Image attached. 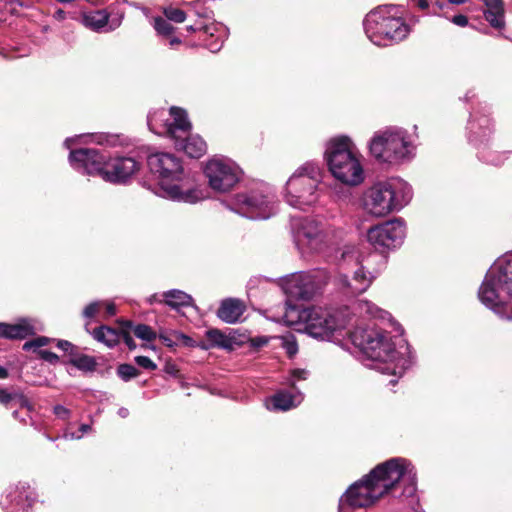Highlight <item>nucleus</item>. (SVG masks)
<instances>
[{"label": "nucleus", "mask_w": 512, "mask_h": 512, "mask_svg": "<svg viewBox=\"0 0 512 512\" xmlns=\"http://www.w3.org/2000/svg\"><path fill=\"white\" fill-rule=\"evenodd\" d=\"M81 139L108 146H115L118 143L117 135L107 133L82 134L67 138L64 146L70 149L69 163L76 171L87 175H99L104 181L112 184H126L139 171L141 162L131 156L108 157L98 149H73L72 145Z\"/></svg>", "instance_id": "nucleus-1"}, {"label": "nucleus", "mask_w": 512, "mask_h": 512, "mask_svg": "<svg viewBox=\"0 0 512 512\" xmlns=\"http://www.w3.org/2000/svg\"><path fill=\"white\" fill-rule=\"evenodd\" d=\"M415 490L416 472L404 458H392L376 466L360 481L352 484L339 500L338 512H365L400 481Z\"/></svg>", "instance_id": "nucleus-2"}, {"label": "nucleus", "mask_w": 512, "mask_h": 512, "mask_svg": "<svg viewBox=\"0 0 512 512\" xmlns=\"http://www.w3.org/2000/svg\"><path fill=\"white\" fill-rule=\"evenodd\" d=\"M350 340L367 358L378 363L376 369L381 373L401 377L411 365L408 346L395 349L390 334L379 328L357 327L350 332Z\"/></svg>", "instance_id": "nucleus-3"}, {"label": "nucleus", "mask_w": 512, "mask_h": 512, "mask_svg": "<svg viewBox=\"0 0 512 512\" xmlns=\"http://www.w3.org/2000/svg\"><path fill=\"white\" fill-rule=\"evenodd\" d=\"M147 162L151 172L161 179L157 193L163 198L188 204L204 198L195 175L186 171L175 155L159 152L150 155Z\"/></svg>", "instance_id": "nucleus-4"}, {"label": "nucleus", "mask_w": 512, "mask_h": 512, "mask_svg": "<svg viewBox=\"0 0 512 512\" xmlns=\"http://www.w3.org/2000/svg\"><path fill=\"white\" fill-rule=\"evenodd\" d=\"M416 136L399 126H389L373 133L368 141L370 156L380 165L398 167L416 156Z\"/></svg>", "instance_id": "nucleus-5"}, {"label": "nucleus", "mask_w": 512, "mask_h": 512, "mask_svg": "<svg viewBox=\"0 0 512 512\" xmlns=\"http://www.w3.org/2000/svg\"><path fill=\"white\" fill-rule=\"evenodd\" d=\"M362 155L347 135L330 138L325 144L324 161L332 177L340 183L356 187L365 180Z\"/></svg>", "instance_id": "nucleus-6"}, {"label": "nucleus", "mask_w": 512, "mask_h": 512, "mask_svg": "<svg viewBox=\"0 0 512 512\" xmlns=\"http://www.w3.org/2000/svg\"><path fill=\"white\" fill-rule=\"evenodd\" d=\"M286 325L310 336L329 340L334 332L344 329L349 322L347 308L331 310L322 307L299 308L287 304L283 315Z\"/></svg>", "instance_id": "nucleus-7"}, {"label": "nucleus", "mask_w": 512, "mask_h": 512, "mask_svg": "<svg viewBox=\"0 0 512 512\" xmlns=\"http://www.w3.org/2000/svg\"><path fill=\"white\" fill-rule=\"evenodd\" d=\"M480 301L499 317L512 320V254L498 258L487 271L479 288Z\"/></svg>", "instance_id": "nucleus-8"}, {"label": "nucleus", "mask_w": 512, "mask_h": 512, "mask_svg": "<svg viewBox=\"0 0 512 512\" xmlns=\"http://www.w3.org/2000/svg\"><path fill=\"white\" fill-rule=\"evenodd\" d=\"M413 197L411 185L400 177H389L368 187L362 196L364 211L374 217H385L407 206Z\"/></svg>", "instance_id": "nucleus-9"}, {"label": "nucleus", "mask_w": 512, "mask_h": 512, "mask_svg": "<svg viewBox=\"0 0 512 512\" xmlns=\"http://www.w3.org/2000/svg\"><path fill=\"white\" fill-rule=\"evenodd\" d=\"M395 5L378 6L366 14L363 28L367 38L377 46H388L404 40L410 27Z\"/></svg>", "instance_id": "nucleus-10"}, {"label": "nucleus", "mask_w": 512, "mask_h": 512, "mask_svg": "<svg viewBox=\"0 0 512 512\" xmlns=\"http://www.w3.org/2000/svg\"><path fill=\"white\" fill-rule=\"evenodd\" d=\"M323 178V170L316 162L301 165L288 179L285 188L287 203L298 209L311 206L318 200V185Z\"/></svg>", "instance_id": "nucleus-11"}, {"label": "nucleus", "mask_w": 512, "mask_h": 512, "mask_svg": "<svg viewBox=\"0 0 512 512\" xmlns=\"http://www.w3.org/2000/svg\"><path fill=\"white\" fill-rule=\"evenodd\" d=\"M230 211L253 221H266L278 217L279 205L274 195L253 190L236 194L230 201L224 203Z\"/></svg>", "instance_id": "nucleus-12"}, {"label": "nucleus", "mask_w": 512, "mask_h": 512, "mask_svg": "<svg viewBox=\"0 0 512 512\" xmlns=\"http://www.w3.org/2000/svg\"><path fill=\"white\" fill-rule=\"evenodd\" d=\"M468 139L477 149L478 158L490 165H502L507 156L505 152L494 149L492 142L493 122L484 114H471L467 124Z\"/></svg>", "instance_id": "nucleus-13"}, {"label": "nucleus", "mask_w": 512, "mask_h": 512, "mask_svg": "<svg viewBox=\"0 0 512 512\" xmlns=\"http://www.w3.org/2000/svg\"><path fill=\"white\" fill-rule=\"evenodd\" d=\"M147 125L151 132L170 140L173 137H183L191 127L187 112L172 106L169 111L155 109L147 115Z\"/></svg>", "instance_id": "nucleus-14"}, {"label": "nucleus", "mask_w": 512, "mask_h": 512, "mask_svg": "<svg viewBox=\"0 0 512 512\" xmlns=\"http://www.w3.org/2000/svg\"><path fill=\"white\" fill-rule=\"evenodd\" d=\"M204 174L211 189L225 193L233 189L240 181L242 171L231 159L214 156L206 162Z\"/></svg>", "instance_id": "nucleus-15"}, {"label": "nucleus", "mask_w": 512, "mask_h": 512, "mask_svg": "<svg viewBox=\"0 0 512 512\" xmlns=\"http://www.w3.org/2000/svg\"><path fill=\"white\" fill-rule=\"evenodd\" d=\"M377 255H370L366 259H354L352 264V275L347 274L340 277L341 288L350 294L357 295L365 292L372 284L375 275L368 271V266L372 258Z\"/></svg>", "instance_id": "nucleus-16"}, {"label": "nucleus", "mask_w": 512, "mask_h": 512, "mask_svg": "<svg viewBox=\"0 0 512 512\" xmlns=\"http://www.w3.org/2000/svg\"><path fill=\"white\" fill-rule=\"evenodd\" d=\"M367 238L377 248L392 249L403 243L405 231L403 226H371Z\"/></svg>", "instance_id": "nucleus-17"}, {"label": "nucleus", "mask_w": 512, "mask_h": 512, "mask_svg": "<svg viewBox=\"0 0 512 512\" xmlns=\"http://www.w3.org/2000/svg\"><path fill=\"white\" fill-rule=\"evenodd\" d=\"M316 288L312 276L304 273L292 275L283 284L284 292L288 296L303 300L312 298Z\"/></svg>", "instance_id": "nucleus-18"}, {"label": "nucleus", "mask_w": 512, "mask_h": 512, "mask_svg": "<svg viewBox=\"0 0 512 512\" xmlns=\"http://www.w3.org/2000/svg\"><path fill=\"white\" fill-rule=\"evenodd\" d=\"M123 17L124 12L114 14L112 11L108 12L106 9H100L84 13L83 24L97 32L106 26H108V30L112 31L121 25Z\"/></svg>", "instance_id": "nucleus-19"}, {"label": "nucleus", "mask_w": 512, "mask_h": 512, "mask_svg": "<svg viewBox=\"0 0 512 512\" xmlns=\"http://www.w3.org/2000/svg\"><path fill=\"white\" fill-rule=\"evenodd\" d=\"M42 331V325L31 318H21L14 324L0 323V337L7 339H24Z\"/></svg>", "instance_id": "nucleus-20"}, {"label": "nucleus", "mask_w": 512, "mask_h": 512, "mask_svg": "<svg viewBox=\"0 0 512 512\" xmlns=\"http://www.w3.org/2000/svg\"><path fill=\"white\" fill-rule=\"evenodd\" d=\"M292 234L296 245L300 249L317 250L323 242V235L319 226H295Z\"/></svg>", "instance_id": "nucleus-21"}, {"label": "nucleus", "mask_w": 512, "mask_h": 512, "mask_svg": "<svg viewBox=\"0 0 512 512\" xmlns=\"http://www.w3.org/2000/svg\"><path fill=\"white\" fill-rule=\"evenodd\" d=\"M191 127L183 137H173L176 149L184 151L191 158H200L206 153L207 145L198 135L190 134Z\"/></svg>", "instance_id": "nucleus-22"}, {"label": "nucleus", "mask_w": 512, "mask_h": 512, "mask_svg": "<svg viewBox=\"0 0 512 512\" xmlns=\"http://www.w3.org/2000/svg\"><path fill=\"white\" fill-rule=\"evenodd\" d=\"M245 311V305L238 299L228 298L221 302L217 316L228 324H234L240 320Z\"/></svg>", "instance_id": "nucleus-23"}, {"label": "nucleus", "mask_w": 512, "mask_h": 512, "mask_svg": "<svg viewBox=\"0 0 512 512\" xmlns=\"http://www.w3.org/2000/svg\"><path fill=\"white\" fill-rule=\"evenodd\" d=\"M303 401V394L299 391L290 393L287 391H280L276 393L269 402L267 408L271 410L287 411L291 408L298 406Z\"/></svg>", "instance_id": "nucleus-24"}, {"label": "nucleus", "mask_w": 512, "mask_h": 512, "mask_svg": "<svg viewBox=\"0 0 512 512\" xmlns=\"http://www.w3.org/2000/svg\"><path fill=\"white\" fill-rule=\"evenodd\" d=\"M203 32L207 36L204 41L209 51L212 53L220 51L226 37L225 28L219 23H210L203 25Z\"/></svg>", "instance_id": "nucleus-25"}, {"label": "nucleus", "mask_w": 512, "mask_h": 512, "mask_svg": "<svg viewBox=\"0 0 512 512\" xmlns=\"http://www.w3.org/2000/svg\"><path fill=\"white\" fill-rule=\"evenodd\" d=\"M486 10L485 19L494 28L501 29L505 26L504 4L501 0H483Z\"/></svg>", "instance_id": "nucleus-26"}, {"label": "nucleus", "mask_w": 512, "mask_h": 512, "mask_svg": "<svg viewBox=\"0 0 512 512\" xmlns=\"http://www.w3.org/2000/svg\"><path fill=\"white\" fill-rule=\"evenodd\" d=\"M206 337L209 343H198V346L204 350H208L211 347H219L226 350H233L234 348L233 340L217 329L208 330Z\"/></svg>", "instance_id": "nucleus-27"}, {"label": "nucleus", "mask_w": 512, "mask_h": 512, "mask_svg": "<svg viewBox=\"0 0 512 512\" xmlns=\"http://www.w3.org/2000/svg\"><path fill=\"white\" fill-rule=\"evenodd\" d=\"M92 336L95 340L104 343L107 347L110 348L116 346L120 340V332L105 325L94 329Z\"/></svg>", "instance_id": "nucleus-28"}, {"label": "nucleus", "mask_w": 512, "mask_h": 512, "mask_svg": "<svg viewBox=\"0 0 512 512\" xmlns=\"http://www.w3.org/2000/svg\"><path fill=\"white\" fill-rule=\"evenodd\" d=\"M165 303L173 309L191 306L193 304L192 297L181 290H169L163 293Z\"/></svg>", "instance_id": "nucleus-29"}, {"label": "nucleus", "mask_w": 512, "mask_h": 512, "mask_svg": "<svg viewBox=\"0 0 512 512\" xmlns=\"http://www.w3.org/2000/svg\"><path fill=\"white\" fill-rule=\"evenodd\" d=\"M355 309L361 316L384 318L386 312L369 301H359Z\"/></svg>", "instance_id": "nucleus-30"}, {"label": "nucleus", "mask_w": 512, "mask_h": 512, "mask_svg": "<svg viewBox=\"0 0 512 512\" xmlns=\"http://www.w3.org/2000/svg\"><path fill=\"white\" fill-rule=\"evenodd\" d=\"M70 362L78 369L84 371H92L96 366V362L93 357L87 355L78 356L76 352L75 355H72Z\"/></svg>", "instance_id": "nucleus-31"}, {"label": "nucleus", "mask_w": 512, "mask_h": 512, "mask_svg": "<svg viewBox=\"0 0 512 512\" xmlns=\"http://www.w3.org/2000/svg\"><path fill=\"white\" fill-rule=\"evenodd\" d=\"M153 27L159 35L163 36H169L174 31V27L170 24L169 20L160 16L154 18Z\"/></svg>", "instance_id": "nucleus-32"}, {"label": "nucleus", "mask_w": 512, "mask_h": 512, "mask_svg": "<svg viewBox=\"0 0 512 512\" xmlns=\"http://www.w3.org/2000/svg\"><path fill=\"white\" fill-rule=\"evenodd\" d=\"M163 13L169 21L175 23H183L187 17L185 11L173 6L164 8Z\"/></svg>", "instance_id": "nucleus-33"}, {"label": "nucleus", "mask_w": 512, "mask_h": 512, "mask_svg": "<svg viewBox=\"0 0 512 512\" xmlns=\"http://www.w3.org/2000/svg\"><path fill=\"white\" fill-rule=\"evenodd\" d=\"M133 331L135 336L142 340L152 341L156 338V333L149 326L144 324L137 325Z\"/></svg>", "instance_id": "nucleus-34"}, {"label": "nucleus", "mask_w": 512, "mask_h": 512, "mask_svg": "<svg viewBox=\"0 0 512 512\" xmlns=\"http://www.w3.org/2000/svg\"><path fill=\"white\" fill-rule=\"evenodd\" d=\"M117 373L124 381H128L139 375V371L130 364H121L117 369Z\"/></svg>", "instance_id": "nucleus-35"}, {"label": "nucleus", "mask_w": 512, "mask_h": 512, "mask_svg": "<svg viewBox=\"0 0 512 512\" xmlns=\"http://www.w3.org/2000/svg\"><path fill=\"white\" fill-rule=\"evenodd\" d=\"M16 398H18L19 404L21 406L28 407V401L26 398H24L23 396L18 395V394H11L7 390L0 388V403L1 404L7 405L9 402H11L12 400H14Z\"/></svg>", "instance_id": "nucleus-36"}, {"label": "nucleus", "mask_w": 512, "mask_h": 512, "mask_svg": "<svg viewBox=\"0 0 512 512\" xmlns=\"http://www.w3.org/2000/svg\"><path fill=\"white\" fill-rule=\"evenodd\" d=\"M282 347L285 349L289 357H293L298 352V345L293 335L283 336Z\"/></svg>", "instance_id": "nucleus-37"}, {"label": "nucleus", "mask_w": 512, "mask_h": 512, "mask_svg": "<svg viewBox=\"0 0 512 512\" xmlns=\"http://www.w3.org/2000/svg\"><path fill=\"white\" fill-rule=\"evenodd\" d=\"M16 6L28 7L29 4L25 3L23 0H0L1 11H7L11 14H14L16 13Z\"/></svg>", "instance_id": "nucleus-38"}, {"label": "nucleus", "mask_w": 512, "mask_h": 512, "mask_svg": "<svg viewBox=\"0 0 512 512\" xmlns=\"http://www.w3.org/2000/svg\"><path fill=\"white\" fill-rule=\"evenodd\" d=\"M189 6L194 11L195 15L200 18H210L212 11L205 7L201 1H193L189 3Z\"/></svg>", "instance_id": "nucleus-39"}, {"label": "nucleus", "mask_w": 512, "mask_h": 512, "mask_svg": "<svg viewBox=\"0 0 512 512\" xmlns=\"http://www.w3.org/2000/svg\"><path fill=\"white\" fill-rule=\"evenodd\" d=\"M51 341H52V339H50L48 337L40 336L31 341L25 342L23 345V350L27 351V350H31V349H38V348L48 345Z\"/></svg>", "instance_id": "nucleus-40"}, {"label": "nucleus", "mask_w": 512, "mask_h": 512, "mask_svg": "<svg viewBox=\"0 0 512 512\" xmlns=\"http://www.w3.org/2000/svg\"><path fill=\"white\" fill-rule=\"evenodd\" d=\"M103 305L102 301H95L88 304L83 310V316L85 318L95 317L100 312Z\"/></svg>", "instance_id": "nucleus-41"}, {"label": "nucleus", "mask_w": 512, "mask_h": 512, "mask_svg": "<svg viewBox=\"0 0 512 512\" xmlns=\"http://www.w3.org/2000/svg\"><path fill=\"white\" fill-rule=\"evenodd\" d=\"M173 336L175 338V343H181V344H183L184 346H187V347L198 346V344H196L195 341L192 338H190L189 336H187V335H185L183 333L174 332Z\"/></svg>", "instance_id": "nucleus-42"}, {"label": "nucleus", "mask_w": 512, "mask_h": 512, "mask_svg": "<svg viewBox=\"0 0 512 512\" xmlns=\"http://www.w3.org/2000/svg\"><path fill=\"white\" fill-rule=\"evenodd\" d=\"M135 362L138 366L146 370H155L157 368V365L149 357L146 356L135 357Z\"/></svg>", "instance_id": "nucleus-43"}, {"label": "nucleus", "mask_w": 512, "mask_h": 512, "mask_svg": "<svg viewBox=\"0 0 512 512\" xmlns=\"http://www.w3.org/2000/svg\"><path fill=\"white\" fill-rule=\"evenodd\" d=\"M308 372L303 369H295L291 372V377L288 380V384L294 389L296 380H305Z\"/></svg>", "instance_id": "nucleus-44"}, {"label": "nucleus", "mask_w": 512, "mask_h": 512, "mask_svg": "<svg viewBox=\"0 0 512 512\" xmlns=\"http://www.w3.org/2000/svg\"><path fill=\"white\" fill-rule=\"evenodd\" d=\"M38 354L41 359L49 362L50 364H57L59 361V357L51 351L39 350Z\"/></svg>", "instance_id": "nucleus-45"}, {"label": "nucleus", "mask_w": 512, "mask_h": 512, "mask_svg": "<svg viewBox=\"0 0 512 512\" xmlns=\"http://www.w3.org/2000/svg\"><path fill=\"white\" fill-rule=\"evenodd\" d=\"M91 429H92V428H91V426H90V425H88V424H82V425L80 426V432H81L80 434H77V433H74V432H66V433L64 434V437H65L66 439H80V438L82 437V435H83V434L90 432V431H91Z\"/></svg>", "instance_id": "nucleus-46"}, {"label": "nucleus", "mask_w": 512, "mask_h": 512, "mask_svg": "<svg viewBox=\"0 0 512 512\" xmlns=\"http://www.w3.org/2000/svg\"><path fill=\"white\" fill-rule=\"evenodd\" d=\"M56 345L59 349L67 352L69 355H75L76 347L69 341L58 340Z\"/></svg>", "instance_id": "nucleus-47"}, {"label": "nucleus", "mask_w": 512, "mask_h": 512, "mask_svg": "<svg viewBox=\"0 0 512 512\" xmlns=\"http://www.w3.org/2000/svg\"><path fill=\"white\" fill-rule=\"evenodd\" d=\"M268 342H269V338L266 336H257V337L250 339L251 347L256 348V349L267 345Z\"/></svg>", "instance_id": "nucleus-48"}, {"label": "nucleus", "mask_w": 512, "mask_h": 512, "mask_svg": "<svg viewBox=\"0 0 512 512\" xmlns=\"http://www.w3.org/2000/svg\"><path fill=\"white\" fill-rule=\"evenodd\" d=\"M122 336L125 344L129 347V349L133 350L136 348V344L133 340V338L130 336V334L127 331L120 332V337Z\"/></svg>", "instance_id": "nucleus-49"}, {"label": "nucleus", "mask_w": 512, "mask_h": 512, "mask_svg": "<svg viewBox=\"0 0 512 512\" xmlns=\"http://www.w3.org/2000/svg\"><path fill=\"white\" fill-rule=\"evenodd\" d=\"M455 25L465 27L468 24V18L465 15L458 14L453 16L451 20Z\"/></svg>", "instance_id": "nucleus-50"}, {"label": "nucleus", "mask_w": 512, "mask_h": 512, "mask_svg": "<svg viewBox=\"0 0 512 512\" xmlns=\"http://www.w3.org/2000/svg\"><path fill=\"white\" fill-rule=\"evenodd\" d=\"M54 413L57 417L65 419L69 414V410L62 405H57L54 407Z\"/></svg>", "instance_id": "nucleus-51"}, {"label": "nucleus", "mask_w": 512, "mask_h": 512, "mask_svg": "<svg viewBox=\"0 0 512 512\" xmlns=\"http://www.w3.org/2000/svg\"><path fill=\"white\" fill-rule=\"evenodd\" d=\"M102 303L104 304L102 308L105 309L108 316H113L116 313V307L114 303L107 301H102Z\"/></svg>", "instance_id": "nucleus-52"}, {"label": "nucleus", "mask_w": 512, "mask_h": 512, "mask_svg": "<svg viewBox=\"0 0 512 512\" xmlns=\"http://www.w3.org/2000/svg\"><path fill=\"white\" fill-rule=\"evenodd\" d=\"M289 217H290L291 221L297 222L296 224H303L302 223L303 217H302V215L300 213H295L293 215L290 214Z\"/></svg>", "instance_id": "nucleus-53"}, {"label": "nucleus", "mask_w": 512, "mask_h": 512, "mask_svg": "<svg viewBox=\"0 0 512 512\" xmlns=\"http://www.w3.org/2000/svg\"><path fill=\"white\" fill-rule=\"evenodd\" d=\"M417 6L421 10H426L429 7V2L427 0H418Z\"/></svg>", "instance_id": "nucleus-54"}, {"label": "nucleus", "mask_w": 512, "mask_h": 512, "mask_svg": "<svg viewBox=\"0 0 512 512\" xmlns=\"http://www.w3.org/2000/svg\"><path fill=\"white\" fill-rule=\"evenodd\" d=\"M181 44V40L178 38V37H172L170 40H169V46L171 48H174L175 46Z\"/></svg>", "instance_id": "nucleus-55"}, {"label": "nucleus", "mask_w": 512, "mask_h": 512, "mask_svg": "<svg viewBox=\"0 0 512 512\" xmlns=\"http://www.w3.org/2000/svg\"><path fill=\"white\" fill-rule=\"evenodd\" d=\"M383 224H389V225L403 224V221L401 218H393V219L386 220Z\"/></svg>", "instance_id": "nucleus-56"}, {"label": "nucleus", "mask_w": 512, "mask_h": 512, "mask_svg": "<svg viewBox=\"0 0 512 512\" xmlns=\"http://www.w3.org/2000/svg\"><path fill=\"white\" fill-rule=\"evenodd\" d=\"M187 31L188 32H195V31H198V30H202L203 31V26H195V25H189L186 27Z\"/></svg>", "instance_id": "nucleus-57"}, {"label": "nucleus", "mask_w": 512, "mask_h": 512, "mask_svg": "<svg viewBox=\"0 0 512 512\" xmlns=\"http://www.w3.org/2000/svg\"><path fill=\"white\" fill-rule=\"evenodd\" d=\"M128 414H129V411H128V409H127V408L122 407V408H120V409L118 410V415H119L120 417H122V418L127 417V416H128Z\"/></svg>", "instance_id": "nucleus-58"}, {"label": "nucleus", "mask_w": 512, "mask_h": 512, "mask_svg": "<svg viewBox=\"0 0 512 512\" xmlns=\"http://www.w3.org/2000/svg\"><path fill=\"white\" fill-rule=\"evenodd\" d=\"M7 376L8 371L4 367L0 366V379L7 378Z\"/></svg>", "instance_id": "nucleus-59"}, {"label": "nucleus", "mask_w": 512, "mask_h": 512, "mask_svg": "<svg viewBox=\"0 0 512 512\" xmlns=\"http://www.w3.org/2000/svg\"><path fill=\"white\" fill-rule=\"evenodd\" d=\"M475 96L474 92L473 91H468L465 96H464V100L466 102L470 101L473 97Z\"/></svg>", "instance_id": "nucleus-60"}, {"label": "nucleus", "mask_w": 512, "mask_h": 512, "mask_svg": "<svg viewBox=\"0 0 512 512\" xmlns=\"http://www.w3.org/2000/svg\"><path fill=\"white\" fill-rule=\"evenodd\" d=\"M156 301L161 302V300H159V299H158L157 294H154V295H152V296H150V297L148 298V302H149L150 304H152V303H154V302H156Z\"/></svg>", "instance_id": "nucleus-61"}, {"label": "nucleus", "mask_w": 512, "mask_h": 512, "mask_svg": "<svg viewBox=\"0 0 512 512\" xmlns=\"http://www.w3.org/2000/svg\"><path fill=\"white\" fill-rule=\"evenodd\" d=\"M160 337H161V339H163V341L166 343L167 346L171 347L173 345V342L169 338L162 336V335Z\"/></svg>", "instance_id": "nucleus-62"}, {"label": "nucleus", "mask_w": 512, "mask_h": 512, "mask_svg": "<svg viewBox=\"0 0 512 512\" xmlns=\"http://www.w3.org/2000/svg\"><path fill=\"white\" fill-rule=\"evenodd\" d=\"M56 17H57L58 19H64V17H65V12H64L63 10H58V11L56 12Z\"/></svg>", "instance_id": "nucleus-63"}, {"label": "nucleus", "mask_w": 512, "mask_h": 512, "mask_svg": "<svg viewBox=\"0 0 512 512\" xmlns=\"http://www.w3.org/2000/svg\"><path fill=\"white\" fill-rule=\"evenodd\" d=\"M466 0H449L450 3H453V4H462L464 3Z\"/></svg>", "instance_id": "nucleus-64"}]
</instances>
